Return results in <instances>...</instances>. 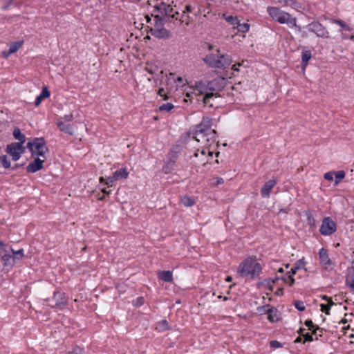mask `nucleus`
<instances>
[{
	"mask_svg": "<svg viewBox=\"0 0 354 354\" xmlns=\"http://www.w3.org/2000/svg\"><path fill=\"white\" fill-rule=\"evenodd\" d=\"M22 45V41H17L10 46L8 54L15 53Z\"/></svg>",
	"mask_w": 354,
	"mask_h": 354,
	"instance_id": "nucleus-25",
	"label": "nucleus"
},
{
	"mask_svg": "<svg viewBox=\"0 0 354 354\" xmlns=\"http://www.w3.org/2000/svg\"><path fill=\"white\" fill-rule=\"evenodd\" d=\"M27 148L30 151L31 156L45 158V154L48 152V148L42 138H34L27 143Z\"/></svg>",
	"mask_w": 354,
	"mask_h": 354,
	"instance_id": "nucleus-6",
	"label": "nucleus"
},
{
	"mask_svg": "<svg viewBox=\"0 0 354 354\" xmlns=\"http://www.w3.org/2000/svg\"><path fill=\"white\" fill-rule=\"evenodd\" d=\"M299 270V266H294L293 268H291L290 271V275H292L293 276L294 274H296L297 271Z\"/></svg>",
	"mask_w": 354,
	"mask_h": 354,
	"instance_id": "nucleus-51",
	"label": "nucleus"
},
{
	"mask_svg": "<svg viewBox=\"0 0 354 354\" xmlns=\"http://www.w3.org/2000/svg\"><path fill=\"white\" fill-rule=\"evenodd\" d=\"M270 346L274 348H277L281 347V344L277 340H274L270 342Z\"/></svg>",
	"mask_w": 354,
	"mask_h": 354,
	"instance_id": "nucleus-42",
	"label": "nucleus"
},
{
	"mask_svg": "<svg viewBox=\"0 0 354 354\" xmlns=\"http://www.w3.org/2000/svg\"><path fill=\"white\" fill-rule=\"evenodd\" d=\"M311 57V52L310 50H306L302 52L301 60L303 68H304L307 66L308 62L310 59Z\"/></svg>",
	"mask_w": 354,
	"mask_h": 354,
	"instance_id": "nucleus-22",
	"label": "nucleus"
},
{
	"mask_svg": "<svg viewBox=\"0 0 354 354\" xmlns=\"http://www.w3.org/2000/svg\"><path fill=\"white\" fill-rule=\"evenodd\" d=\"M129 176V172L125 167L116 170L113 173V178L114 180H119L120 179H126Z\"/></svg>",
	"mask_w": 354,
	"mask_h": 354,
	"instance_id": "nucleus-16",
	"label": "nucleus"
},
{
	"mask_svg": "<svg viewBox=\"0 0 354 354\" xmlns=\"http://www.w3.org/2000/svg\"><path fill=\"white\" fill-rule=\"evenodd\" d=\"M115 181H117V180H114L112 175L111 176L108 177L106 180L105 185L108 187H111Z\"/></svg>",
	"mask_w": 354,
	"mask_h": 354,
	"instance_id": "nucleus-40",
	"label": "nucleus"
},
{
	"mask_svg": "<svg viewBox=\"0 0 354 354\" xmlns=\"http://www.w3.org/2000/svg\"><path fill=\"white\" fill-rule=\"evenodd\" d=\"M306 28L308 31L314 32L317 37L323 38H328L330 37L329 32L319 22L310 23Z\"/></svg>",
	"mask_w": 354,
	"mask_h": 354,
	"instance_id": "nucleus-9",
	"label": "nucleus"
},
{
	"mask_svg": "<svg viewBox=\"0 0 354 354\" xmlns=\"http://www.w3.org/2000/svg\"><path fill=\"white\" fill-rule=\"evenodd\" d=\"M207 153H208L209 156H212L214 152H213V151H212L210 149V148H209V149H207Z\"/></svg>",
	"mask_w": 354,
	"mask_h": 354,
	"instance_id": "nucleus-63",
	"label": "nucleus"
},
{
	"mask_svg": "<svg viewBox=\"0 0 354 354\" xmlns=\"http://www.w3.org/2000/svg\"><path fill=\"white\" fill-rule=\"evenodd\" d=\"M223 17L225 19V20L232 25H237V24H239V21L236 17H233V16L225 17V15H223Z\"/></svg>",
	"mask_w": 354,
	"mask_h": 354,
	"instance_id": "nucleus-32",
	"label": "nucleus"
},
{
	"mask_svg": "<svg viewBox=\"0 0 354 354\" xmlns=\"http://www.w3.org/2000/svg\"><path fill=\"white\" fill-rule=\"evenodd\" d=\"M158 94L160 96V97H163V100H167L168 97L165 91V89L164 88H160L158 90Z\"/></svg>",
	"mask_w": 354,
	"mask_h": 354,
	"instance_id": "nucleus-41",
	"label": "nucleus"
},
{
	"mask_svg": "<svg viewBox=\"0 0 354 354\" xmlns=\"http://www.w3.org/2000/svg\"><path fill=\"white\" fill-rule=\"evenodd\" d=\"M333 22L338 24L339 26H340L342 28H343L346 30L349 31L351 30V28L342 20L335 19V20H333Z\"/></svg>",
	"mask_w": 354,
	"mask_h": 354,
	"instance_id": "nucleus-33",
	"label": "nucleus"
},
{
	"mask_svg": "<svg viewBox=\"0 0 354 354\" xmlns=\"http://www.w3.org/2000/svg\"><path fill=\"white\" fill-rule=\"evenodd\" d=\"M278 2L283 4L284 6L293 7L295 4V1L294 0H278Z\"/></svg>",
	"mask_w": 354,
	"mask_h": 354,
	"instance_id": "nucleus-36",
	"label": "nucleus"
},
{
	"mask_svg": "<svg viewBox=\"0 0 354 354\" xmlns=\"http://www.w3.org/2000/svg\"><path fill=\"white\" fill-rule=\"evenodd\" d=\"M44 98L39 94L35 100V105L38 106Z\"/></svg>",
	"mask_w": 354,
	"mask_h": 354,
	"instance_id": "nucleus-45",
	"label": "nucleus"
},
{
	"mask_svg": "<svg viewBox=\"0 0 354 354\" xmlns=\"http://www.w3.org/2000/svg\"><path fill=\"white\" fill-rule=\"evenodd\" d=\"M207 147H201V150H200L199 149H197V151L195 152L194 153V156L197 157L198 156V151H201V154L203 155H205V153L207 152Z\"/></svg>",
	"mask_w": 354,
	"mask_h": 354,
	"instance_id": "nucleus-46",
	"label": "nucleus"
},
{
	"mask_svg": "<svg viewBox=\"0 0 354 354\" xmlns=\"http://www.w3.org/2000/svg\"><path fill=\"white\" fill-rule=\"evenodd\" d=\"M261 270V266L257 262V259L253 257H248L239 264L237 272L242 277L254 279L259 277Z\"/></svg>",
	"mask_w": 354,
	"mask_h": 354,
	"instance_id": "nucleus-2",
	"label": "nucleus"
},
{
	"mask_svg": "<svg viewBox=\"0 0 354 354\" xmlns=\"http://www.w3.org/2000/svg\"><path fill=\"white\" fill-rule=\"evenodd\" d=\"M40 95L45 99L48 98L50 96V91H48V88L46 86H44L42 89L41 93Z\"/></svg>",
	"mask_w": 354,
	"mask_h": 354,
	"instance_id": "nucleus-39",
	"label": "nucleus"
},
{
	"mask_svg": "<svg viewBox=\"0 0 354 354\" xmlns=\"http://www.w3.org/2000/svg\"><path fill=\"white\" fill-rule=\"evenodd\" d=\"M64 119L67 122H70L73 120V116L72 114L65 115Z\"/></svg>",
	"mask_w": 354,
	"mask_h": 354,
	"instance_id": "nucleus-53",
	"label": "nucleus"
},
{
	"mask_svg": "<svg viewBox=\"0 0 354 354\" xmlns=\"http://www.w3.org/2000/svg\"><path fill=\"white\" fill-rule=\"evenodd\" d=\"M277 180L270 179L266 182L261 189V194L263 198H269L270 191L276 185Z\"/></svg>",
	"mask_w": 354,
	"mask_h": 354,
	"instance_id": "nucleus-14",
	"label": "nucleus"
},
{
	"mask_svg": "<svg viewBox=\"0 0 354 354\" xmlns=\"http://www.w3.org/2000/svg\"><path fill=\"white\" fill-rule=\"evenodd\" d=\"M211 127L212 120L209 118H203L196 127L193 138L200 144L201 147L210 148L216 143V132Z\"/></svg>",
	"mask_w": 354,
	"mask_h": 354,
	"instance_id": "nucleus-1",
	"label": "nucleus"
},
{
	"mask_svg": "<svg viewBox=\"0 0 354 354\" xmlns=\"http://www.w3.org/2000/svg\"><path fill=\"white\" fill-rule=\"evenodd\" d=\"M6 151L12 156V159L14 161H17L25 151V148L21 145V143L13 142L7 146Z\"/></svg>",
	"mask_w": 354,
	"mask_h": 354,
	"instance_id": "nucleus-8",
	"label": "nucleus"
},
{
	"mask_svg": "<svg viewBox=\"0 0 354 354\" xmlns=\"http://www.w3.org/2000/svg\"><path fill=\"white\" fill-rule=\"evenodd\" d=\"M260 283L262 286H266V287H268L270 291H273V284L271 283V278L266 279L261 282H260Z\"/></svg>",
	"mask_w": 354,
	"mask_h": 354,
	"instance_id": "nucleus-31",
	"label": "nucleus"
},
{
	"mask_svg": "<svg viewBox=\"0 0 354 354\" xmlns=\"http://www.w3.org/2000/svg\"><path fill=\"white\" fill-rule=\"evenodd\" d=\"M174 107V106L173 104L168 102V103H165V104H163L161 106H160L159 111L169 112L171 109H173Z\"/></svg>",
	"mask_w": 354,
	"mask_h": 354,
	"instance_id": "nucleus-26",
	"label": "nucleus"
},
{
	"mask_svg": "<svg viewBox=\"0 0 354 354\" xmlns=\"http://www.w3.org/2000/svg\"><path fill=\"white\" fill-rule=\"evenodd\" d=\"M145 70L151 74H153L155 73L151 67L146 66Z\"/></svg>",
	"mask_w": 354,
	"mask_h": 354,
	"instance_id": "nucleus-57",
	"label": "nucleus"
},
{
	"mask_svg": "<svg viewBox=\"0 0 354 354\" xmlns=\"http://www.w3.org/2000/svg\"><path fill=\"white\" fill-rule=\"evenodd\" d=\"M335 185H337L345 177V172L342 170H340V171L335 172Z\"/></svg>",
	"mask_w": 354,
	"mask_h": 354,
	"instance_id": "nucleus-27",
	"label": "nucleus"
},
{
	"mask_svg": "<svg viewBox=\"0 0 354 354\" xmlns=\"http://www.w3.org/2000/svg\"><path fill=\"white\" fill-rule=\"evenodd\" d=\"M285 283H288L290 286H292L295 283V279L292 275H288L287 277L283 278Z\"/></svg>",
	"mask_w": 354,
	"mask_h": 354,
	"instance_id": "nucleus-37",
	"label": "nucleus"
},
{
	"mask_svg": "<svg viewBox=\"0 0 354 354\" xmlns=\"http://www.w3.org/2000/svg\"><path fill=\"white\" fill-rule=\"evenodd\" d=\"M180 201L186 207H191L194 204V201L187 196H183Z\"/></svg>",
	"mask_w": 354,
	"mask_h": 354,
	"instance_id": "nucleus-23",
	"label": "nucleus"
},
{
	"mask_svg": "<svg viewBox=\"0 0 354 354\" xmlns=\"http://www.w3.org/2000/svg\"><path fill=\"white\" fill-rule=\"evenodd\" d=\"M1 261L5 268H11L15 264V263L14 262V259L12 257V255L9 254H4L1 257Z\"/></svg>",
	"mask_w": 354,
	"mask_h": 354,
	"instance_id": "nucleus-17",
	"label": "nucleus"
},
{
	"mask_svg": "<svg viewBox=\"0 0 354 354\" xmlns=\"http://www.w3.org/2000/svg\"><path fill=\"white\" fill-rule=\"evenodd\" d=\"M173 6H176L174 1L167 0V1H162L159 5L155 6V8L166 16H170L173 12Z\"/></svg>",
	"mask_w": 354,
	"mask_h": 354,
	"instance_id": "nucleus-11",
	"label": "nucleus"
},
{
	"mask_svg": "<svg viewBox=\"0 0 354 354\" xmlns=\"http://www.w3.org/2000/svg\"><path fill=\"white\" fill-rule=\"evenodd\" d=\"M217 80L204 82L202 81L196 82L194 84V91L200 95H204L203 102L208 104L209 99L214 96L213 91H216L215 86L216 85Z\"/></svg>",
	"mask_w": 354,
	"mask_h": 354,
	"instance_id": "nucleus-5",
	"label": "nucleus"
},
{
	"mask_svg": "<svg viewBox=\"0 0 354 354\" xmlns=\"http://www.w3.org/2000/svg\"><path fill=\"white\" fill-rule=\"evenodd\" d=\"M151 34L158 39H167L170 36V32L165 28H151Z\"/></svg>",
	"mask_w": 354,
	"mask_h": 354,
	"instance_id": "nucleus-15",
	"label": "nucleus"
},
{
	"mask_svg": "<svg viewBox=\"0 0 354 354\" xmlns=\"http://www.w3.org/2000/svg\"><path fill=\"white\" fill-rule=\"evenodd\" d=\"M267 12L270 17L281 24H287L290 26H294L298 30H301V26L297 25V18L292 17L288 12L280 10L277 7L268 6Z\"/></svg>",
	"mask_w": 354,
	"mask_h": 354,
	"instance_id": "nucleus-4",
	"label": "nucleus"
},
{
	"mask_svg": "<svg viewBox=\"0 0 354 354\" xmlns=\"http://www.w3.org/2000/svg\"><path fill=\"white\" fill-rule=\"evenodd\" d=\"M10 250L12 253V257L13 258L15 263H16L17 261H18V260L22 259V258L24 256V251L23 249H20L19 250L15 251L12 248H11Z\"/></svg>",
	"mask_w": 354,
	"mask_h": 354,
	"instance_id": "nucleus-21",
	"label": "nucleus"
},
{
	"mask_svg": "<svg viewBox=\"0 0 354 354\" xmlns=\"http://www.w3.org/2000/svg\"><path fill=\"white\" fill-rule=\"evenodd\" d=\"M320 263L324 269H328L332 266V261L330 259L327 250L322 248L319 252Z\"/></svg>",
	"mask_w": 354,
	"mask_h": 354,
	"instance_id": "nucleus-13",
	"label": "nucleus"
},
{
	"mask_svg": "<svg viewBox=\"0 0 354 354\" xmlns=\"http://www.w3.org/2000/svg\"><path fill=\"white\" fill-rule=\"evenodd\" d=\"M54 304H50L49 305L54 308L57 307L59 309H62L67 304V299L66 298L64 292L57 291L54 292L53 297L51 300Z\"/></svg>",
	"mask_w": 354,
	"mask_h": 354,
	"instance_id": "nucleus-10",
	"label": "nucleus"
},
{
	"mask_svg": "<svg viewBox=\"0 0 354 354\" xmlns=\"http://www.w3.org/2000/svg\"><path fill=\"white\" fill-rule=\"evenodd\" d=\"M319 330V326H315L314 328H313V333L316 335V334H318V332H317V330Z\"/></svg>",
	"mask_w": 354,
	"mask_h": 354,
	"instance_id": "nucleus-60",
	"label": "nucleus"
},
{
	"mask_svg": "<svg viewBox=\"0 0 354 354\" xmlns=\"http://www.w3.org/2000/svg\"><path fill=\"white\" fill-rule=\"evenodd\" d=\"M216 181L214 183L215 185H220L224 183V180L222 178L217 177L215 178Z\"/></svg>",
	"mask_w": 354,
	"mask_h": 354,
	"instance_id": "nucleus-52",
	"label": "nucleus"
},
{
	"mask_svg": "<svg viewBox=\"0 0 354 354\" xmlns=\"http://www.w3.org/2000/svg\"><path fill=\"white\" fill-rule=\"evenodd\" d=\"M278 279H279L278 277H275L274 279H271V283L274 284Z\"/></svg>",
	"mask_w": 354,
	"mask_h": 354,
	"instance_id": "nucleus-64",
	"label": "nucleus"
},
{
	"mask_svg": "<svg viewBox=\"0 0 354 354\" xmlns=\"http://www.w3.org/2000/svg\"><path fill=\"white\" fill-rule=\"evenodd\" d=\"M158 276L160 279L165 282H171L173 280L172 272L169 270L160 271Z\"/></svg>",
	"mask_w": 354,
	"mask_h": 354,
	"instance_id": "nucleus-18",
	"label": "nucleus"
},
{
	"mask_svg": "<svg viewBox=\"0 0 354 354\" xmlns=\"http://www.w3.org/2000/svg\"><path fill=\"white\" fill-rule=\"evenodd\" d=\"M179 12H175L174 13H171L169 17H171L172 19H178Z\"/></svg>",
	"mask_w": 354,
	"mask_h": 354,
	"instance_id": "nucleus-55",
	"label": "nucleus"
},
{
	"mask_svg": "<svg viewBox=\"0 0 354 354\" xmlns=\"http://www.w3.org/2000/svg\"><path fill=\"white\" fill-rule=\"evenodd\" d=\"M174 165L168 161V162L163 166L162 171L165 174H169L173 169Z\"/></svg>",
	"mask_w": 354,
	"mask_h": 354,
	"instance_id": "nucleus-35",
	"label": "nucleus"
},
{
	"mask_svg": "<svg viewBox=\"0 0 354 354\" xmlns=\"http://www.w3.org/2000/svg\"><path fill=\"white\" fill-rule=\"evenodd\" d=\"M295 307L299 311H304L306 309L304 303L302 301L297 300L293 303Z\"/></svg>",
	"mask_w": 354,
	"mask_h": 354,
	"instance_id": "nucleus-29",
	"label": "nucleus"
},
{
	"mask_svg": "<svg viewBox=\"0 0 354 354\" xmlns=\"http://www.w3.org/2000/svg\"><path fill=\"white\" fill-rule=\"evenodd\" d=\"M57 127L60 131L69 133L70 135H73L74 133L72 125L65 124L64 122H58Z\"/></svg>",
	"mask_w": 354,
	"mask_h": 354,
	"instance_id": "nucleus-19",
	"label": "nucleus"
},
{
	"mask_svg": "<svg viewBox=\"0 0 354 354\" xmlns=\"http://www.w3.org/2000/svg\"><path fill=\"white\" fill-rule=\"evenodd\" d=\"M236 28L238 29L239 32L245 33L249 30L250 25L248 23L240 24L239 21V24L236 25Z\"/></svg>",
	"mask_w": 354,
	"mask_h": 354,
	"instance_id": "nucleus-24",
	"label": "nucleus"
},
{
	"mask_svg": "<svg viewBox=\"0 0 354 354\" xmlns=\"http://www.w3.org/2000/svg\"><path fill=\"white\" fill-rule=\"evenodd\" d=\"M329 308H330V307L333 305H335V303L333 301L332 299L330 298V299L328 301V304Z\"/></svg>",
	"mask_w": 354,
	"mask_h": 354,
	"instance_id": "nucleus-59",
	"label": "nucleus"
},
{
	"mask_svg": "<svg viewBox=\"0 0 354 354\" xmlns=\"http://www.w3.org/2000/svg\"><path fill=\"white\" fill-rule=\"evenodd\" d=\"M304 265H305V262L304 261V260L301 259V260H299L297 261L295 266H299V269L304 268Z\"/></svg>",
	"mask_w": 354,
	"mask_h": 354,
	"instance_id": "nucleus-49",
	"label": "nucleus"
},
{
	"mask_svg": "<svg viewBox=\"0 0 354 354\" xmlns=\"http://www.w3.org/2000/svg\"><path fill=\"white\" fill-rule=\"evenodd\" d=\"M0 249H1L3 252H6V245L1 241H0Z\"/></svg>",
	"mask_w": 354,
	"mask_h": 354,
	"instance_id": "nucleus-58",
	"label": "nucleus"
},
{
	"mask_svg": "<svg viewBox=\"0 0 354 354\" xmlns=\"http://www.w3.org/2000/svg\"><path fill=\"white\" fill-rule=\"evenodd\" d=\"M330 297H328V296H326V295H323V296L322 297V299H324V300H325V301H328L330 299Z\"/></svg>",
	"mask_w": 354,
	"mask_h": 354,
	"instance_id": "nucleus-62",
	"label": "nucleus"
},
{
	"mask_svg": "<svg viewBox=\"0 0 354 354\" xmlns=\"http://www.w3.org/2000/svg\"><path fill=\"white\" fill-rule=\"evenodd\" d=\"M305 325L309 328V330H312L315 327L311 320H306L305 322Z\"/></svg>",
	"mask_w": 354,
	"mask_h": 354,
	"instance_id": "nucleus-48",
	"label": "nucleus"
},
{
	"mask_svg": "<svg viewBox=\"0 0 354 354\" xmlns=\"http://www.w3.org/2000/svg\"><path fill=\"white\" fill-rule=\"evenodd\" d=\"M346 285L349 286L352 290V292L354 293V279H352L351 280H346Z\"/></svg>",
	"mask_w": 354,
	"mask_h": 354,
	"instance_id": "nucleus-44",
	"label": "nucleus"
},
{
	"mask_svg": "<svg viewBox=\"0 0 354 354\" xmlns=\"http://www.w3.org/2000/svg\"><path fill=\"white\" fill-rule=\"evenodd\" d=\"M217 53L207 55L203 59L210 68L225 69L232 63V58L227 54H220V50H216Z\"/></svg>",
	"mask_w": 354,
	"mask_h": 354,
	"instance_id": "nucleus-3",
	"label": "nucleus"
},
{
	"mask_svg": "<svg viewBox=\"0 0 354 354\" xmlns=\"http://www.w3.org/2000/svg\"><path fill=\"white\" fill-rule=\"evenodd\" d=\"M333 172H326L324 174V178L327 180L332 181L333 180Z\"/></svg>",
	"mask_w": 354,
	"mask_h": 354,
	"instance_id": "nucleus-43",
	"label": "nucleus"
},
{
	"mask_svg": "<svg viewBox=\"0 0 354 354\" xmlns=\"http://www.w3.org/2000/svg\"><path fill=\"white\" fill-rule=\"evenodd\" d=\"M44 162V159H41L37 157L35 158V160L30 162L29 165L26 167V171L28 173H35L37 171L43 168V163Z\"/></svg>",
	"mask_w": 354,
	"mask_h": 354,
	"instance_id": "nucleus-12",
	"label": "nucleus"
},
{
	"mask_svg": "<svg viewBox=\"0 0 354 354\" xmlns=\"http://www.w3.org/2000/svg\"><path fill=\"white\" fill-rule=\"evenodd\" d=\"M283 291V289L282 288H279L277 289V290L276 291L275 293L277 295H282Z\"/></svg>",
	"mask_w": 354,
	"mask_h": 354,
	"instance_id": "nucleus-56",
	"label": "nucleus"
},
{
	"mask_svg": "<svg viewBox=\"0 0 354 354\" xmlns=\"http://www.w3.org/2000/svg\"><path fill=\"white\" fill-rule=\"evenodd\" d=\"M192 11V8L191 6L187 5L185 6V10L183 12L182 17H183L185 16V13L186 12H191Z\"/></svg>",
	"mask_w": 354,
	"mask_h": 354,
	"instance_id": "nucleus-50",
	"label": "nucleus"
},
{
	"mask_svg": "<svg viewBox=\"0 0 354 354\" xmlns=\"http://www.w3.org/2000/svg\"><path fill=\"white\" fill-rule=\"evenodd\" d=\"M304 342H312L313 340L312 335H310L308 333L304 335Z\"/></svg>",
	"mask_w": 354,
	"mask_h": 354,
	"instance_id": "nucleus-47",
	"label": "nucleus"
},
{
	"mask_svg": "<svg viewBox=\"0 0 354 354\" xmlns=\"http://www.w3.org/2000/svg\"><path fill=\"white\" fill-rule=\"evenodd\" d=\"M299 32H301V37H306L308 36V34L306 33V32H305V31H301V30H299Z\"/></svg>",
	"mask_w": 354,
	"mask_h": 354,
	"instance_id": "nucleus-61",
	"label": "nucleus"
},
{
	"mask_svg": "<svg viewBox=\"0 0 354 354\" xmlns=\"http://www.w3.org/2000/svg\"><path fill=\"white\" fill-rule=\"evenodd\" d=\"M241 65V63H238L237 64H234L232 66V70L234 71H239V67Z\"/></svg>",
	"mask_w": 354,
	"mask_h": 354,
	"instance_id": "nucleus-54",
	"label": "nucleus"
},
{
	"mask_svg": "<svg viewBox=\"0 0 354 354\" xmlns=\"http://www.w3.org/2000/svg\"><path fill=\"white\" fill-rule=\"evenodd\" d=\"M0 160L4 168L8 169L10 167V162L6 155L0 156Z\"/></svg>",
	"mask_w": 354,
	"mask_h": 354,
	"instance_id": "nucleus-28",
	"label": "nucleus"
},
{
	"mask_svg": "<svg viewBox=\"0 0 354 354\" xmlns=\"http://www.w3.org/2000/svg\"><path fill=\"white\" fill-rule=\"evenodd\" d=\"M169 162L172 163V165H174L176 160L177 158V151L174 150L171 151L168 154Z\"/></svg>",
	"mask_w": 354,
	"mask_h": 354,
	"instance_id": "nucleus-30",
	"label": "nucleus"
},
{
	"mask_svg": "<svg viewBox=\"0 0 354 354\" xmlns=\"http://www.w3.org/2000/svg\"><path fill=\"white\" fill-rule=\"evenodd\" d=\"M13 136L16 140H18L19 142L18 143H21V145L26 142V137L24 134H23L19 128H15L13 131Z\"/></svg>",
	"mask_w": 354,
	"mask_h": 354,
	"instance_id": "nucleus-20",
	"label": "nucleus"
},
{
	"mask_svg": "<svg viewBox=\"0 0 354 354\" xmlns=\"http://www.w3.org/2000/svg\"><path fill=\"white\" fill-rule=\"evenodd\" d=\"M267 313L268 314V319L269 321H270L271 322H274L275 321H277V318L276 317L275 315H273L272 312V309L268 307V309L266 310Z\"/></svg>",
	"mask_w": 354,
	"mask_h": 354,
	"instance_id": "nucleus-34",
	"label": "nucleus"
},
{
	"mask_svg": "<svg viewBox=\"0 0 354 354\" xmlns=\"http://www.w3.org/2000/svg\"><path fill=\"white\" fill-rule=\"evenodd\" d=\"M337 231V224L330 217L323 218L319 227V232L324 236L332 235Z\"/></svg>",
	"mask_w": 354,
	"mask_h": 354,
	"instance_id": "nucleus-7",
	"label": "nucleus"
},
{
	"mask_svg": "<svg viewBox=\"0 0 354 354\" xmlns=\"http://www.w3.org/2000/svg\"><path fill=\"white\" fill-rule=\"evenodd\" d=\"M320 307H321V310L322 312H324L326 315H330V308H329L328 305L322 304H320Z\"/></svg>",
	"mask_w": 354,
	"mask_h": 354,
	"instance_id": "nucleus-38",
	"label": "nucleus"
}]
</instances>
